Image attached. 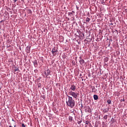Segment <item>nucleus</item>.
Instances as JSON below:
<instances>
[{
    "mask_svg": "<svg viewBox=\"0 0 127 127\" xmlns=\"http://www.w3.org/2000/svg\"><path fill=\"white\" fill-rule=\"evenodd\" d=\"M67 96L68 97V99L66 101V105L70 108H74L75 107V101L73 100L72 97L69 95H67Z\"/></svg>",
    "mask_w": 127,
    "mask_h": 127,
    "instance_id": "nucleus-1",
    "label": "nucleus"
},
{
    "mask_svg": "<svg viewBox=\"0 0 127 127\" xmlns=\"http://www.w3.org/2000/svg\"><path fill=\"white\" fill-rule=\"evenodd\" d=\"M68 95L72 96V97L74 99H76V100H77V99H78V97H79V93L74 92L72 91H70L68 92Z\"/></svg>",
    "mask_w": 127,
    "mask_h": 127,
    "instance_id": "nucleus-2",
    "label": "nucleus"
},
{
    "mask_svg": "<svg viewBox=\"0 0 127 127\" xmlns=\"http://www.w3.org/2000/svg\"><path fill=\"white\" fill-rule=\"evenodd\" d=\"M58 52V50L56 47H54L52 50V53L54 56H56L57 53Z\"/></svg>",
    "mask_w": 127,
    "mask_h": 127,
    "instance_id": "nucleus-3",
    "label": "nucleus"
},
{
    "mask_svg": "<svg viewBox=\"0 0 127 127\" xmlns=\"http://www.w3.org/2000/svg\"><path fill=\"white\" fill-rule=\"evenodd\" d=\"M70 89L71 90L70 91H72V92L73 91H75L76 90V86L74 85H70Z\"/></svg>",
    "mask_w": 127,
    "mask_h": 127,
    "instance_id": "nucleus-4",
    "label": "nucleus"
},
{
    "mask_svg": "<svg viewBox=\"0 0 127 127\" xmlns=\"http://www.w3.org/2000/svg\"><path fill=\"white\" fill-rule=\"evenodd\" d=\"M79 58H80L79 63H80L81 65H83L84 63L85 62V61L82 59V57H80Z\"/></svg>",
    "mask_w": 127,
    "mask_h": 127,
    "instance_id": "nucleus-5",
    "label": "nucleus"
},
{
    "mask_svg": "<svg viewBox=\"0 0 127 127\" xmlns=\"http://www.w3.org/2000/svg\"><path fill=\"white\" fill-rule=\"evenodd\" d=\"M51 71L50 70L48 69L47 70V72H45L46 76H49V75H51Z\"/></svg>",
    "mask_w": 127,
    "mask_h": 127,
    "instance_id": "nucleus-6",
    "label": "nucleus"
},
{
    "mask_svg": "<svg viewBox=\"0 0 127 127\" xmlns=\"http://www.w3.org/2000/svg\"><path fill=\"white\" fill-rule=\"evenodd\" d=\"M92 92L93 93H96L97 92V89L95 88V86H91Z\"/></svg>",
    "mask_w": 127,
    "mask_h": 127,
    "instance_id": "nucleus-7",
    "label": "nucleus"
},
{
    "mask_svg": "<svg viewBox=\"0 0 127 127\" xmlns=\"http://www.w3.org/2000/svg\"><path fill=\"white\" fill-rule=\"evenodd\" d=\"M27 13H28L29 14H31V13H32V11H31V10H30V9H28L27 10Z\"/></svg>",
    "mask_w": 127,
    "mask_h": 127,
    "instance_id": "nucleus-8",
    "label": "nucleus"
},
{
    "mask_svg": "<svg viewBox=\"0 0 127 127\" xmlns=\"http://www.w3.org/2000/svg\"><path fill=\"white\" fill-rule=\"evenodd\" d=\"M94 100H97L99 99V97L97 95H94L93 96Z\"/></svg>",
    "mask_w": 127,
    "mask_h": 127,
    "instance_id": "nucleus-9",
    "label": "nucleus"
},
{
    "mask_svg": "<svg viewBox=\"0 0 127 127\" xmlns=\"http://www.w3.org/2000/svg\"><path fill=\"white\" fill-rule=\"evenodd\" d=\"M91 20V19L90 18L87 17L85 19L86 22H90V21Z\"/></svg>",
    "mask_w": 127,
    "mask_h": 127,
    "instance_id": "nucleus-10",
    "label": "nucleus"
},
{
    "mask_svg": "<svg viewBox=\"0 0 127 127\" xmlns=\"http://www.w3.org/2000/svg\"><path fill=\"white\" fill-rule=\"evenodd\" d=\"M109 108L104 109L103 110L104 113H108V112H109Z\"/></svg>",
    "mask_w": 127,
    "mask_h": 127,
    "instance_id": "nucleus-11",
    "label": "nucleus"
},
{
    "mask_svg": "<svg viewBox=\"0 0 127 127\" xmlns=\"http://www.w3.org/2000/svg\"><path fill=\"white\" fill-rule=\"evenodd\" d=\"M68 121L69 122H72L73 121V117H72L71 116H69Z\"/></svg>",
    "mask_w": 127,
    "mask_h": 127,
    "instance_id": "nucleus-12",
    "label": "nucleus"
},
{
    "mask_svg": "<svg viewBox=\"0 0 127 127\" xmlns=\"http://www.w3.org/2000/svg\"><path fill=\"white\" fill-rule=\"evenodd\" d=\"M31 47L30 46H27V50L28 51V52H29L30 51V48Z\"/></svg>",
    "mask_w": 127,
    "mask_h": 127,
    "instance_id": "nucleus-13",
    "label": "nucleus"
},
{
    "mask_svg": "<svg viewBox=\"0 0 127 127\" xmlns=\"http://www.w3.org/2000/svg\"><path fill=\"white\" fill-rule=\"evenodd\" d=\"M109 61V58L106 57L104 59V62H108Z\"/></svg>",
    "mask_w": 127,
    "mask_h": 127,
    "instance_id": "nucleus-14",
    "label": "nucleus"
},
{
    "mask_svg": "<svg viewBox=\"0 0 127 127\" xmlns=\"http://www.w3.org/2000/svg\"><path fill=\"white\" fill-rule=\"evenodd\" d=\"M107 103L108 104H112V100H111L110 99L107 100Z\"/></svg>",
    "mask_w": 127,
    "mask_h": 127,
    "instance_id": "nucleus-15",
    "label": "nucleus"
},
{
    "mask_svg": "<svg viewBox=\"0 0 127 127\" xmlns=\"http://www.w3.org/2000/svg\"><path fill=\"white\" fill-rule=\"evenodd\" d=\"M103 119H104V120H107L108 119V115L104 116Z\"/></svg>",
    "mask_w": 127,
    "mask_h": 127,
    "instance_id": "nucleus-16",
    "label": "nucleus"
},
{
    "mask_svg": "<svg viewBox=\"0 0 127 127\" xmlns=\"http://www.w3.org/2000/svg\"><path fill=\"white\" fill-rule=\"evenodd\" d=\"M19 69L18 68H16L14 69V72H16V71H18Z\"/></svg>",
    "mask_w": 127,
    "mask_h": 127,
    "instance_id": "nucleus-17",
    "label": "nucleus"
},
{
    "mask_svg": "<svg viewBox=\"0 0 127 127\" xmlns=\"http://www.w3.org/2000/svg\"><path fill=\"white\" fill-rule=\"evenodd\" d=\"M22 127H26V126H25V125H24V124H22Z\"/></svg>",
    "mask_w": 127,
    "mask_h": 127,
    "instance_id": "nucleus-18",
    "label": "nucleus"
},
{
    "mask_svg": "<svg viewBox=\"0 0 127 127\" xmlns=\"http://www.w3.org/2000/svg\"><path fill=\"white\" fill-rule=\"evenodd\" d=\"M34 64V65H37V62L35 61Z\"/></svg>",
    "mask_w": 127,
    "mask_h": 127,
    "instance_id": "nucleus-19",
    "label": "nucleus"
},
{
    "mask_svg": "<svg viewBox=\"0 0 127 127\" xmlns=\"http://www.w3.org/2000/svg\"><path fill=\"white\" fill-rule=\"evenodd\" d=\"M85 124H86V125H88L89 124V122L88 121H86Z\"/></svg>",
    "mask_w": 127,
    "mask_h": 127,
    "instance_id": "nucleus-20",
    "label": "nucleus"
},
{
    "mask_svg": "<svg viewBox=\"0 0 127 127\" xmlns=\"http://www.w3.org/2000/svg\"><path fill=\"white\" fill-rule=\"evenodd\" d=\"M121 102H125V98L121 100Z\"/></svg>",
    "mask_w": 127,
    "mask_h": 127,
    "instance_id": "nucleus-21",
    "label": "nucleus"
},
{
    "mask_svg": "<svg viewBox=\"0 0 127 127\" xmlns=\"http://www.w3.org/2000/svg\"><path fill=\"white\" fill-rule=\"evenodd\" d=\"M14 2H16L18 0H13Z\"/></svg>",
    "mask_w": 127,
    "mask_h": 127,
    "instance_id": "nucleus-22",
    "label": "nucleus"
},
{
    "mask_svg": "<svg viewBox=\"0 0 127 127\" xmlns=\"http://www.w3.org/2000/svg\"><path fill=\"white\" fill-rule=\"evenodd\" d=\"M81 123H82V121H79L78 124H81Z\"/></svg>",
    "mask_w": 127,
    "mask_h": 127,
    "instance_id": "nucleus-23",
    "label": "nucleus"
},
{
    "mask_svg": "<svg viewBox=\"0 0 127 127\" xmlns=\"http://www.w3.org/2000/svg\"><path fill=\"white\" fill-rule=\"evenodd\" d=\"M102 4H105V2H102Z\"/></svg>",
    "mask_w": 127,
    "mask_h": 127,
    "instance_id": "nucleus-24",
    "label": "nucleus"
},
{
    "mask_svg": "<svg viewBox=\"0 0 127 127\" xmlns=\"http://www.w3.org/2000/svg\"><path fill=\"white\" fill-rule=\"evenodd\" d=\"M110 25H114V24H113V23H110Z\"/></svg>",
    "mask_w": 127,
    "mask_h": 127,
    "instance_id": "nucleus-25",
    "label": "nucleus"
},
{
    "mask_svg": "<svg viewBox=\"0 0 127 127\" xmlns=\"http://www.w3.org/2000/svg\"><path fill=\"white\" fill-rule=\"evenodd\" d=\"M70 14H72V12H70Z\"/></svg>",
    "mask_w": 127,
    "mask_h": 127,
    "instance_id": "nucleus-26",
    "label": "nucleus"
},
{
    "mask_svg": "<svg viewBox=\"0 0 127 127\" xmlns=\"http://www.w3.org/2000/svg\"><path fill=\"white\" fill-rule=\"evenodd\" d=\"M14 127H16V125H14Z\"/></svg>",
    "mask_w": 127,
    "mask_h": 127,
    "instance_id": "nucleus-27",
    "label": "nucleus"
},
{
    "mask_svg": "<svg viewBox=\"0 0 127 127\" xmlns=\"http://www.w3.org/2000/svg\"><path fill=\"white\" fill-rule=\"evenodd\" d=\"M13 122L14 121V120H13V119H12V120Z\"/></svg>",
    "mask_w": 127,
    "mask_h": 127,
    "instance_id": "nucleus-28",
    "label": "nucleus"
},
{
    "mask_svg": "<svg viewBox=\"0 0 127 127\" xmlns=\"http://www.w3.org/2000/svg\"><path fill=\"white\" fill-rule=\"evenodd\" d=\"M2 21H0V22H2Z\"/></svg>",
    "mask_w": 127,
    "mask_h": 127,
    "instance_id": "nucleus-29",
    "label": "nucleus"
}]
</instances>
